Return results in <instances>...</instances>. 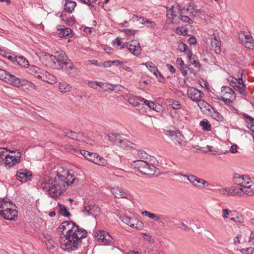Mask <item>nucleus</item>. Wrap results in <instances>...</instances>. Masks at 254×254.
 I'll return each mask as SVG.
<instances>
[{"mask_svg":"<svg viewBox=\"0 0 254 254\" xmlns=\"http://www.w3.org/2000/svg\"><path fill=\"white\" fill-rule=\"evenodd\" d=\"M211 45L212 47H214L215 49V52L216 54L218 55L221 53V42H216L212 41L211 42Z\"/></svg>","mask_w":254,"mask_h":254,"instance_id":"obj_43","label":"nucleus"},{"mask_svg":"<svg viewBox=\"0 0 254 254\" xmlns=\"http://www.w3.org/2000/svg\"><path fill=\"white\" fill-rule=\"evenodd\" d=\"M238 73L240 74V76L238 77V78H235V80L239 82H242V83L244 82L243 80V78L246 77V73L245 70L243 69H240L238 71Z\"/></svg>","mask_w":254,"mask_h":254,"instance_id":"obj_49","label":"nucleus"},{"mask_svg":"<svg viewBox=\"0 0 254 254\" xmlns=\"http://www.w3.org/2000/svg\"><path fill=\"white\" fill-rule=\"evenodd\" d=\"M176 33L179 35H188V30L183 27H178L176 28Z\"/></svg>","mask_w":254,"mask_h":254,"instance_id":"obj_47","label":"nucleus"},{"mask_svg":"<svg viewBox=\"0 0 254 254\" xmlns=\"http://www.w3.org/2000/svg\"><path fill=\"white\" fill-rule=\"evenodd\" d=\"M211 117L213 119L218 122H222L223 120V116L217 111L214 110L213 112V115H211Z\"/></svg>","mask_w":254,"mask_h":254,"instance_id":"obj_46","label":"nucleus"},{"mask_svg":"<svg viewBox=\"0 0 254 254\" xmlns=\"http://www.w3.org/2000/svg\"><path fill=\"white\" fill-rule=\"evenodd\" d=\"M134 56H138L140 53V47H136V46L129 45V47L127 49Z\"/></svg>","mask_w":254,"mask_h":254,"instance_id":"obj_40","label":"nucleus"},{"mask_svg":"<svg viewBox=\"0 0 254 254\" xmlns=\"http://www.w3.org/2000/svg\"><path fill=\"white\" fill-rule=\"evenodd\" d=\"M147 68L152 72L157 71V67L151 62H148L145 64Z\"/></svg>","mask_w":254,"mask_h":254,"instance_id":"obj_51","label":"nucleus"},{"mask_svg":"<svg viewBox=\"0 0 254 254\" xmlns=\"http://www.w3.org/2000/svg\"><path fill=\"white\" fill-rule=\"evenodd\" d=\"M131 166L135 172L147 176L154 175L157 169L153 165L149 164L147 162L142 160L133 161Z\"/></svg>","mask_w":254,"mask_h":254,"instance_id":"obj_4","label":"nucleus"},{"mask_svg":"<svg viewBox=\"0 0 254 254\" xmlns=\"http://www.w3.org/2000/svg\"><path fill=\"white\" fill-rule=\"evenodd\" d=\"M176 63L178 66V67H182V66L185 65L183 60L181 58H178L177 59Z\"/></svg>","mask_w":254,"mask_h":254,"instance_id":"obj_64","label":"nucleus"},{"mask_svg":"<svg viewBox=\"0 0 254 254\" xmlns=\"http://www.w3.org/2000/svg\"><path fill=\"white\" fill-rule=\"evenodd\" d=\"M109 140L113 143L119 144L121 140V135L117 133H112L108 135Z\"/></svg>","mask_w":254,"mask_h":254,"instance_id":"obj_27","label":"nucleus"},{"mask_svg":"<svg viewBox=\"0 0 254 254\" xmlns=\"http://www.w3.org/2000/svg\"><path fill=\"white\" fill-rule=\"evenodd\" d=\"M245 46L247 48L253 49L254 47V41L253 39H250V40H245Z\"/></svg>","mask_w":254,"mask_h":254,"instance_id":"obj_56","label":"nucleus"},{"mask_svg":"<svg viewBox=\"0 0 254 254\" xmlns=\"http://www.w3.org/2000/svg\"><path fill=\"white\" fill-rule=\"evenodd\" d=\"M242 254H253L254 253V248L249 247L247 248H243L240 250Z\"/></svg>","mask_w":254,"mask_h":254,"instance_id":"obj_54","label":"nucleus"},{"mask_svg":"<svg viewBox=\"0 0 254 254\" xmlns=\"http://www.w3.org/2000/svg\"><path fill=\"white\" fill-rule=\"evenodd\" d=\"M58 230L59 231L63 230L62 233L64 235L60 238L61 247L68 252L77 250L81 240L87 235L86 230L80 228L72 221L63 222L59 226Z\"/></svg>","mask_w":254,"mask_h":254,"instance_id":"obj_2","label":"nucleus"},{"mask_svg":"<svg viewBox=\"0 0 254 254\" xmlns=\"http://www.w3.org/2000/svg\"><path fill=\"white\" fill-rule=\"evenodd\" d=\"M31 176L32 173L26 169H20L16 174L17 179L21 182H27L28 178Z\"/></svg>","mask_w":254,"mask_h":254,"instance_id":"obj_16","label":"nucleus"},{"mask_svg":"<svg viewBox=\"0 0 254 254\" xmlns=\"http://www.w3.org/2000/svg\"><path fill=\"white\" fill-rule=\"evenodd\" d=\"M11 153H16L10 155L8 157L4 160L3 164L7 168H10L16 165L20 162L21 153L18 150L11 151Z\"/></svg>","mask_w":254,"mask_h":254,"instance_id":"obj_9","label":"nucleus"},{"mask_svg":"<svg viewBox=\"0 0 254 254\" xmlns=\"http://www.w3.org/2000/svg\"><path fill=\"white\" fill-rule=\"evenodd\" d=\"M57 56L50 55L48 53L45 54V59L48 61L47 64L54 68L64 69V64L69 59H68L64 51L56 53Z\"/></svg>","mask_w":254,"mask_h":254,"instance_id":"obj_3","label":"nucleus"},{"mask_svg":"<svg viewBox=\"0 0 254 254\" xmlns=\"http://www.w3.org/2000/svg\"><path fill=\"white\" fill-rule=\"evenodd\" d=\"M188 223L186 220H184L181 222V226L180 227V229H182L186 231H189L190 230V228L188 226V225L185 223Z\"/></svg>","mask_w":254,"mask_h":254,"instance_id":"obj_58","label":"nucleus"},{"mask_svg":"<svg viewBox=\"0 0 254 254\" xmlns=\"http://www.w3.org/2000/svg\"><path fill=\"white\" fill-rule=\"evenodd\" d=\"M60 17L63 21L69 26L73 25L76 22L75 18L73 15L70 16L69 15L67 16L66 14L64 15L63 14H61Z\"/></svg>","mask_w":254,"mask_h":254,"instance_id":"obj_20","label":"nucleus"},{"mask_svg":"<svg viewBox=\"0 0 254 254\" xmlns=\"http://www.w3.org/2000/svg\"><path fill=\"white\" fill-rule=\"evenodd\" d=\"M181 175L184 177L187 178L188 180L195 187L203 188L204 187H207L209 185V183L207 181L202 179L199 178L194 175Z\"/></svg>","mask_w":254,"mask_h":254,"instance_id":"obj_10","label":"nucleus"},{"mask_svg":"<svg viewBox=\"0 0 254 254\" xmlns=\"http://www.w3.org/2000/svg\"><path fill=\"white\" fill-rule=\"evenodd\" d=\"M177 13H179V19L184 22L188 23L189 24H192L193 21L187 15H184L183 14L185 13L182 9H178Z\"/></svg>","mask_w":254,"mask_h":254,"instance_id":"obj_25","label":"nucleus"},{"mask_svg":"<svg viewBox=\"0 0 254 254\" xmlns=\"http://www.w3.org/2000/svg\"><path fill=\"white\" fill-rule=\"evenodd\" d=\"M238 84L232 85V86L234 88V89L237 91L240 94L246 96L248 94L247 92L246 91V85L244 83V82H239L238 81Z\"/></svg>","mask_w":254,"mask_h":254,"instance_id":"obj_18","label":"nucleus"},{"mask_svg":"<svg viewBox=\"0 0 254 254\" xmlns=\"http://www.w3.org/2000/svg\"><path fill=\"white\" fill-rule=\"evenodd\" d=\"M153 74L158 78V81L160 82L164 83L165 82V79L162 74L157 69V71H155Z\"/></svg>","mask_w":254,"mask_h":254,"instance_id":"obj_53","label":"nucleus"},{"mask_svg":"<svg viewBox=\"0 0 254 254\" xmlns=\"http://www.w3.org/2000/svg\"><path fill=\"white\" fill-rule=\"evenodd\" d=\"M121 220L126 224L128 225L131 228H134L135 227V222L136 221V219H133L127 215H124L120 217Z\"/></svg>","mask_w":254,"mask_h":254,"instance_id":"obj_23","label":"nucleus"},{"mask_svg":"<svg viewBox=\"0 0 254 254\" xmlns=\"http://www.w3.org/2000/svg\"><path fill=\"white\" fill-rule=\"evenodd\" d=\"M64 136L79 141H84L87 143L89 142V139L83 133L76 132L68 128H64L62 130Z\"/></svg>","mask_w":254,"mask_h":254,"instance_id":"obj_7","label":"nucleus"},{"mask_svg":"<svg viewBox=\"0 0 254 254\" xmlns=\"http://www.w3.org/2000/svg\"><path fill=\"white\" fill-rule=\"evenodd\" d=\"M47 72V71H45V70L42 69V68H41V71H40V72H39V73H39V74L38 75V78L39 79H40L43 81V77H44L45 78L47 74H45V73H44V72Z\"/></svg>","mask_w":254,"mask_h":254,"instance_id":"obj_61","label":"nucleus"},{"mask_svg":"<svg viewBox=\"0 0 254 254\" xmlns=\"http://www.w3.org/2000/svg\"><path fill=\"white\" fill-rule=\"evenodd\" d=\"M139 31L138 30H132V29H125L123 30V32L125 33L127 35H132L134 36V35L137 33Z\"/></svg>","mask_w":254,"mask_h":254,"instance_id":"obj_55","label":"nucleus"},{"mask_svg":"<svg viewBox=\"0 0 254 254\" xmlns=\"http://www.w3.org/2000/svg\"><path fill=\"white\" fill-rule=\"evenodd\" d=\"M187 95L192 101L198 102L200 100L203 93L193 87H189L188 89Z\"/></svg>","mask_w":254,"mask_h":254,"instance_id":"obj_12","label":"nucleus"},{"mask_svg":"<svg viewBox=\"0 0 254 254\" xmlns=\"http://www.w3.org/2000/svg\"><path fill=\"white\" fill-rule=\"evenodd\" d=\"M230 210L228 209H223V214L222 216L224 218H227L229 217V214H230Z\"/></svg>","mask_w":254,"mask_h":254,"instance_id":"obj_62","label":"nucleus"},{"mask_svg":"<svg viewBox=\"0 0 254 254\" xmlns=\"http://www.w3.org/2000/svg\"><path fill=\"white\" fill-rule=\"evenodd\" d=\"M63 69H64L70 76H73L74 75V73L72 72L73 64L70 60L65 63Z\"/></svg>","mask_w":254,"mask_h":254,"instance_id":"obj_26","label":"nucleus"},{"mask_svg":"<svg viewBox=\"0 0 254 254\" xmlns=\"http://www.w3.org/2000/svg\"><path fill=\"white\" fill-rule=\"evenodd\" d=\"M180 52H185L187 54L188 59H190L192 57V51L189 48L188 46L183 43L180 42L178 46V49Z\"/></svg>","mask_w":254,"mask_h":254,"instance_id":"obj_17","label":"nucleus"},{"mask_svg":"<svg viewBox=\"0 0 254 254\" xmlns=\"http://www.w3.org/2000/svg\"><path fill=\"white\" fill-rule=\"evenodd\" d=\"M232 213H233V216L231 218V220L239 223H241L243 221V218L242 214L238 211L234 210Z\"/></svg>","mask_w":254,"mask_h":254,"instance_id":"obj_37","label":"nucleus"},{"mask_svg":"<svg viewBox=\"0 0 254 254\" xmlns=\"http://www.w3.org/2000/svg\"><path fill=\"white\" fill-rule=\"evenodd\" d=\"M80 153L87 160L99 166H105L107 161L96 153L90 152L84 150H81Z\"/></svg>","mask_w":254,"mask_h":254,"instance_id":"obj_5","label":"nucleus"},{"mask_svg":"<svg viewBox=\"0 0 254 254\" xmlns=\"http://www.w3.org/2000/svg\"><path fill=\"white\" fill-rule=\"evenodd\" d=\"M58 207V212L60 215L65 217H69L71 216L70 213L67 210L64 205L59 203Z\"/></svg>","mask_w":254,"mask_h":254,"instance_id":"obj_28","label":"nucleus"},{"mask_svg":"<svg viewBox=\"0 0 254 254\" xmlns=\"http://www.w3.org/2000/svg\"><path fill=\"white\" fill-rule=\"evenodd\" d=\"M56 173V176L54 178L48 177L41 184L43 190L53 198L59 197L65 191L66 187L71 186L76 180L72 171L60 168Z\"/></svg>","mask_w":254,"mask_h":254,"instance_id":"obj_1","label":"nucleus"},{"mask_svg":"<svg viewBox=\"0 0 254 254\" xmlns=\"http://www.w3.org/2000/svg\"><path fill=\"white\" fill-rule=\"evenodd\" d=\"M176 8H177L178 9H181L180 6L178 3H176L175 5L172 6V8L169 9V12H170V14L169 13L167 14V15L169 18L174 19L177 16V12L175 10Z\"/></svg>","mask_w":254,"mask_h":254,"instance_id":"obj_31","label":"nucleus"},{"mask_svg":"<svg viewBox=\"0 0 254 254\" xmlns=\"http://www.w3.org/2000/svg\"><path fill=\"white\" fill-rule=\"evenodd\" d=\"M28 70V72L30 74L38 77V75L39 73H40L39 72L41 71V68L34 65H32L29 66Z\"/></svg>","mask_w":254,"mask_h":254,"instance_id":"obj_39","label":"nucleus"},{"mask_svg":"<svg viewBox=\"0 0 254 254\" xmlns=\"http://www.w3.org/2000/svg\"><path fill=\"white\" fill-rule=\"evenodd\" d=\"M1 202L5 205L7 203H9L10 205L14 206L15 207H16V205L14 204H13V202L9 198L7 197H3L1 200Z\"/></svg>","mask_w":254,"mask_h":254,"instance_id":"obj_60","label":"nucleus"},{"mask_svg":"<svg viewBox=\"0 0 254 254\" xmlns=\"http://www.w3.org/2000/svg\"><path fill=\"white\" fill-rule=\"evenodd\" d=\"M235 178V184L242 188H245L247 186H252V182L250 181V179L246 176H240Z\"/></svg>","mask_w":254,"mask_h":254,"instance_id":"obj_14","label":"nucleus"},{"mask_svg":"<svg viewBox=\"0 0 254 254\" xmlns=\"http://www.w3.org/2000/svg\"><path fill=\"white\" fill-rule=\"evenodd\" d=\"M112 194L117 198H126L127 194L119 188H114L111 190Z\"/></svg>","mask_w":254,"mask_h":254,"instance_id":"obj_21","label":"nucleus"},{"mask_svg":"<svg viewBox=\"0 0 254 254\" xmlns=\"http://www.w3.org/2000/svg\"><path fill=\"white\" fill-rule=\"evenodd\" d=\"M132 145H133V143L131 142L128 141L126 139H121V141H120V142L118 144V145L119 146L121 147L122 148H123L124 149H127L128 148H132Z\"/></svg>","mask_w":254,"mask_h":254,"instance_id":"obj_32","label":"nucleus"},{"mask_svg":"<svg viewBox=\"0 0 254 254\" xmlns=\"http://www.w3.org/2000/svg\"><path fill=\"white\" fill-rule=\"evenodd\" d=\"M95 237L105 244L110 243L113 239L110 234L104 230H100L99 233H96Z\"/></svg>","mask_w":254,"mask_h":254,"instance_id":"obj_15","label":"nucleus"},{"mask_svg":"<svg viewBox=\"0 0 254 254\" xmlns=\"http://www.w3.org/2000/svg\"><path fill=\"white\" fill-rule=\"evenodd\" d=\"M46 74V77H43V81L47 82L50 84H54L56 82V78L55 76L49 73L48 72H45Z\"/></svg>","mask_w":254,"mask_h":254,"instance_id":"obj_33","label":"nucleus"},{"mask_svg":"<svg viewBox=\"0 0 254 254\" xmlns=\"http://www.w3.org/2000/svg\"><path fill=\"white\" fill-rule=\"evenodd\" d=\"M9 155L10 154L6 148H0V159H1L2 160L4 161L7 158V157H8Z\"/></svg>","mask_w":254,"mask_h":254,"instance_id":"obj_45","label":"nucleus"},{"mask_svg":"<svg viewBox=\"0 0 254 254\" xmlns=\"http://www.w3.org/2000/svg\"><path fill=\"white\" fill-rule=\"evenodd\" d=\"M15 63L17 64L22 66L26 67L27 66L29 65V62L27 60L24 58V57L19 56L17 57V59Z\"/></svg>","mask_w":254,"mask_h":254,"instance_id":"obj_35","label":"nucleus"},{"mask_svg":"<svg viewBox=\"0 0 254 254\" xmlns=\"http://www.w3.org/2000/svg\"><path fill=\"white\" fill-rule=\"evenodd\" d=\"M144 98L134 95H130L128 97V103L134 107H138L140 105V102H142Z\"/></svg>","mask_w":254,"mask_h":254,"instance_id":"obj_19","label":"nucleus"},{"mask_svg":"<svg viewBox=\"0 0 254 254\" xmlns=\"http://www.w3.org/2000/svg\"><path fill=\"white\" fill-rule=\"evenodd\" d=\"M95 207H96V204H86V203L84 202L83 211L86 212L88 216L93 215L92 211Z\"/></svg>","mask_w":254,"mask_h":254,"instance_id":"obj_34","label":"nucleus"},{"mask_svg":"<svg viewBox=\"0 0 254 254\" xmlns=\"http://www.w3.org/2000/svg\"><path fill=\"white\" fill-rule=\"evenodd\" d=\"M142 214L146 216L149 218L154 220L155 221H158L160 220V223L164 224V221L162 220V219L163 218L162 216H159L155 214L151 213L147 211H144L142 212Z\"/></svg>","mask_w":254,"mask_h":254,"instance_id":"obj_24","label":"nucleus"},{"mask_svg":"<svg viewBox=\"0 0 254 254\" xmlns=\"http://www.w3.org/2000/svg\"><path fill=\"white\" fill-rule=\"evenodd\" d=\"M0 79L17 87L21 86L23 84L15 75L1 68H0Z\"/></svg>","mask_w":254,"mask_h":254,"instance_id":"obj_6","label":"nucleus"},{"mask_svg":"<svg viewBox=\"0 0 254 254\" xmlns=\"http://www.w3.org/2000/svg\"><path fill=\"white\" fill-rule=\"evenodd\" d=\"M0 51L1 52H3L4 54H5L4 56L7 58L8 60H10L11 62H12L13 63H15L17 59V56H15L13 55H10L9 54L7 53H5V51L1 49L0 48Z\"/></svg>","mask_w":254,"mask_h":254,"instance_id":"obj_50","label":"nucleus"},{"mask_svg":"<svg viewBox=\"0 0 254 254\" xmlns=\"http://www.w3.org/2000/svg\"><path fill=\"white\" fill-rule=\"evenodd\" d=\"M196 5L192 2H190L187 4H186L183 7V11L185 12L187 14H190V12L195 7Z\"/></svg>","mask_w":254,"mask_h":254,"instance_id":"obj_41","label":"nucleus"},{"mask_svg":"<svg viewBox=\"0 0 254 254\" xmlns=\"http://www.w3.org/2000/svg\"><path fill=\"white\" fill-rule=\"evenodd\" d=\"M71 89V86L66 82L60 83L59 84V90L61 92H66L69 91Z\"/></svg>","mask_w":254,"mask_h":254,"instance_id":"obj_42","label":"nucleus"},{"mask_svg":"<svg viewBox=\"0 0 254 254\" xmlns=\"http://www.w3.org/2000/svg\"><path fill=\"white\" fill-rule=\"evenodd\" d=\"M164 133L170 137L176 145H179L181 147L185 146V142L184 140V137L180 131L165 130Z\"/></svg>","mask_w":254,"mask_h":254,"instance_id":"obj_8","label":"nucleus"},{"mask_svg":"<svg viewBox=\"0 0 254 254\" xmlns=\"http://www.w3.org/2000/svg\"><path fill=\"white\" fill-rule=\"evenodd\" d=\"M231 187L234 191L233 192V195L244 196L243 188L237 185V186H232Z\"/></svg>","mask_w":254,"mask_h":254,"instance_id":"obj_38","label":"nucleus"},{"mask_svg":"<svg viewBox=\"0 0 254 254\" xmlns=\"http://www.w3.org/2000/svg\"><path fill=\"white\" fill-rule=\"evenodd\" d=\"M76 5V3L71 0H65L64 10L68 13H71Z\"/></svg>","mask_w":254,"mask_h":254,"instance_id":"obj_22","label":"nucleus"},{"mask_svg":"<svg viewBox=\"0 0 254 254\" xmlns=\"http://www.w3.org/2000/svg\"><path fill=\"white\" fill-rule=\"evenodd\" d=\"M168 107L172 108L173 110H178L182 108V105L180 104L177 100L173 99L168 100Z\"/></svg>","mask_w":254,"mask_h":254,"instance_id":"obj_30","label":"nucleus"},{"mask_svg":"<svg viewBox=\"0 0 254 254\" xmlns=\"http://www.w3.org/2000/svg\"><path fill=\"white\" fill-rule=\"evenodd\" d=\"M188 66L185 65L182 66V67H179L180 68V70L182 74L184 76H186L187 75V73H188Z\"/></svg>","mask_w":254,"mask_h":254,"instance_id":"obj_59","label":"nucleus"},{"mask_svg":"<svg viewBox=\"0 0 254 254\" xmlns=\"http://www.w3.org/2000/svg\"><path fill=\"white\" fill-rule=\"evenodd\" d=\"M206 104L207 105L208 108H207L206 106H205V108H206V113L209 115L211 116V115H213V112L214 110H216V109L213 107L211 105L206 103Z\"/></svg>","mask_w":254,"mask_h":254,"instance_id":"obj_57","label":"nucleus"},{"mask_svg":"<svg viewBox=\"0 0 254 254\" xmlns=\"http://www.w3.org/2000/svg\"><path fill=\"white\" fill-rule=\"evenodd\" d=\"M244 196H252L254 194V190L251 188V186H247L243 188Z\"/></svg>","mask_w":254,"mask_h":254,"instance_id":"obj_44","label":"nucleus"},{"mask_svg":"<svg viewBox=\"0 0 254 254\" xmlns=\"http://www.w3.org/2000/svg\"><path fill=\"white\" fill-rule=\"evenodd\" d=\"M230 93L231 94V96L229 97H221V99L224 101L226 104H229L232 103L236 99V94L234 90L230 87L226 86H223L222 87L221 93Z\"/></svg>","mask_w":254,"mask_h":254,"instance_id":"obj_13","label":"nucleus"},{"mask_svg":"<svg viewBox=\"0 0 254 254\" xmlns=\"http://www.w3.org/2000/svg\"><path fill=\"white\" fill-rule=\"evenodd\" d=\"M18 212L15 209L6 208L0 210V215L6 220H15L17 218Z\"/></svg>","mask_w":254,"mask_h":254,"instance_id":"obj_11","label":"nucleus"},{"mask_svg":"<svg viewBox=\"0 0 254 254\" xmlns=\"http://www.w3.org/2000/svg\"><path fill=\"white\" fill-rule=\"evenodd\" d=\"M196 40L195 38L193 36L190 37L188 40V43L190 45H195L196 44Z\"/></svg>","mask_w":254,"mask_h":254,"instance_id":"obj_63","label":"nucleus"},{"mask_svg":"<svg viewBox=\"0 0 254 254\" xmlns=\"http://www.w3.org/2000/svg\"><path fill=\"white\" fill-rule=\"evenodd\" d=\"M72 31L70 28L65 27L62 31L59 33V36L60 38L71 37L72 36Z\"/></svg>","mask_w":254,"mask_h":254,"instance_id":"obj_29","label":"nucleus"},{"mask_svg":"<svg viewBox=\"0 0 254 254\" xmlns=\"http://www.w3.org/2000/svg\"><path fill=\"white\" fill-rule=\"evenodd\" d=\"M142 102H144V104L148 106L150 109L155 110H156V105L155 104L154 102L146 100V99H144V100L142 101Z\"/></svg>","mask_w":254,"mask_h":254,"instance_id":"obj_52","label":"nucleus"},{"mask_svg":"<svg viewBox=\"0 0 254 254\" xmlns=\"http://www.w3.org/2000/svg\"><path fill=\"white\" fill-rule=\"evenodd\" d=\"M139 22L142 24H149L150 26L152 28H154L156 26V24L154 21H150L149 20L142 17Z\"/></svg>","mask_w":254,"mask_h":254,"instance_id":"obj_48","label":"nucleus"},{"mask_svg":"<svg viewBox=\"0 0 254 254\" xmlns=\"http://www.w3.org/2000/svg\"><path fill=\"white\" fill-rule=\"evenodd\" d=\"M199 125L205 131H210L211 129V125L207 119H203L200 122Z\"/></svg>","mask_w":254,"mask_h":254,"instance_id":"obj_36","label":"nucleus"}]
</instances>
